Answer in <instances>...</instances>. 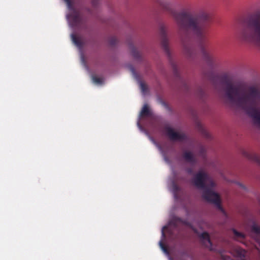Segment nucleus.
<instances>
[{
	"label": "nucleus",
	"instance_id": "9",
	"mask_svg": "<svg viewBox=\"0 0 260 260\" xmlns=\"http://www.w3.org/2000/svg\"><path fill=\"white\" fill-rule=\"evenodd\" d=\"M251 232L256 236V240L260 246V227L256 223H253L251 228Z\"/></svg>",
	"mask_w": 260,
	"mask_h": 260
},
{
	"label": "nucleus",
	"instance_id": "22",
	"mask_svg": "<svg viewBox=\"0 0 260 260\" xmlns=\"http://www.w3.org/2000/svg\"><path fill=\"white\" fill-rule=\"evenodd\" d=\"M162 236H165V234L163 231H162Z\"/></svg>",
	"mask_w": 260,
	"mask_h": 260
},
{
	"label": "nucleus",
	"instance_id": "8",
	"mask_svg": "<svg viewBox=\"0 0 260 260\" xmlns=\"http://www.w3.org/2000/svg\"><path fill=\"white\" fill-rule=\"evenodd\" d=\"M152 115V113L149 109L147 104H145L140 113V117H151Z\"/></svg>",
	"mask_w": 260,
	"mask_h": 260
},
{
	"label": "nucleus",
	"instance_id": "16",
	"mask_svg": "<svg viewBox=\"0 0 260 260\" xmlns=\"http://www.w3.org/2000/svg\"><path fill=\"white\" fill-rule=\"evenodd\" d=\"M233 232L236 238H244L245 237L244 235L242 233L239 232L235 229H233Z\"/></svg>",
	"mask_w": 260,
	"mask_h": 260
},
{
	"label": "nucleus",
	"instance_id": "15",
	"mask_svg": "<svg viewBox=\"0 0 260 260\" xmlns=\"http://www.w3.org/2000/svg\"><path fill=\"white\" fill-rule=\"evenodd\" d=\"M139 84L141 91L145 93L148 91L147 85L143 81H139Z\"/></svg>",
	"mask_w": 260,
	"mask_h": 260
},
{
	"label": "nucleus",
	"instance_id": "10",
	"mask_svg": "<svg viewBox=\"0 0 260 260\" xmlns=\"http://www.w3.org/2000/svg\"><path fill=\"white\" fill-rule=\"evenodd\" d=\"M196 127L197 129L202 133V134L206 138L209 139L210 137V134L204 128L201 122L197 121L196 122Z\"/></svg>",
	"mask_w": 260,
	"mask_h": 260
},
{
	"label": "nucleus",
	"instance_id": "4",
	"mask_svg": "<svg viewBox=\"0 0 260 260\" xmlns=\"http://www.w3.org/2000/svg\"><path fill=\"white\" fill-rule=\"evenodd\" d=\"M241 36L245 40L254 41L260 44V21L253 22L249 29L243 30Z\"/></svg>",
	"mask_w": 260,
	"mask_h": 260
},
{
	"label": "nucleus",
	"instance_id": "13",
	"mask_svg": "<svg viewBox=\"0 0 260 260\" xmlns=\"http://www.w3.org/2000/svg\"><path fill=\"white\" fill-rule=\"evenodd\" d=\"M246 252L242 249H238L236 250V254L240 259H243L246 256Z\"/></svg>",
	"mask_w": 260,
	"mask_h": 260
},
{
	"label": "nucleus",
	"instance_id": "6",
	"mask_svg": "<svg viewBox=\"0 0 260 260\" xmlns=\"http://www.w3.org/2000/svg\"><path fill=\"white\" fill-rule=\"evenodd\" d=\"M164 129L166 135L172 141H183L186 139V136L184 133L176 132L169 126H165Z\"/></svg>",
	"mask_w": 260,
	"mask_h": 260
},
{
	"label": "nucleus",
	"instance_id": "1",
	"mask_svg": "<svg viewBox=\"0 0 260 260\" xmlns=\"http://www.w3.org/2000/svg\"><path fill=\"white\" fill-rule=\"evenodd\" d=\"M220 92L228 98H260V86L245 82L229 83Z\"/></svg>",
	"mask_w": 260,
	"mask_h": 260
},
{
	"label": "nucleus",
	"instance_id": "3",
	"mask_svg": "<svg viewBox=\"0 0 260 260\" xmlns=\"http://www.w3.org/2000/svg\"><path fill=\"white\" fill-rule=\"evenodd\" d=\"M237 108L243 110L252 118L255 124L260 125V110L259 99H228Z\"/></svg>",
	"mask_w": 260,
	"mask_h": 260
},
{
	"label": "nucleus",
	"instance_id": "19",
	"mask_svg": "<svg viewBox=\"0 0 260 260\" xmlns=\"http://www.w3.org/2000/svg\"><path fill=\"white\" fill-rule=\"evenodd\" d=\"M173 187L174 190L175 192H177L179 189V186L175 183L173 184Z\"/></svg>",
	"mask_w": 260,
	"mask_h": 260
},
{
	"label": "nucleus",
	"instance_id": "17",
	"mask_svg": "<svg viewBox=\"0 0 260 260\" xmlns=\"http://www.w3.org/2000/svg\"><path fill=\"white\" fill-rule=\"evenodd\" d=\"M68 18L71 20H73L76 22L79 19V16L78 14L75 13L74 15L69 16Z\"/></svg>",
	"mask_w": 260,
	"mask_h": 260
},
{
	"label": "nucleus",
	"instance_id": "7",
	"mask_svg": "<svg viewBox=\"0 0 260 260\" xmlns=\"http://www.w3.org/2000/svg\"><path fill=\"white\" fill-rule=\"evenodd\" d=\"M200 238L203 240L204 244L208 247H211L212 243L210 239L209 235L207 232H203L200 235Z\"/></svg>",
	"mask_w": 260,
	"mask_h": 260
},
{
	"label": "nucleus",
	"instance_id": "21",
	"mask_svg": "<svg viewBox=\"0 0 260 260\" xmlns=\"http://www.w3.org/2000/svg\"><path fill=\"white\" fill-rule=\"evenodd\" d=\"M163 104H164V105L165 106H166V107H168V105H167V104H166V103H163Z\"/></svg>",
	"mask_w": 260,
	"mask_h": 260
},
{
	"label": "nucleus",
	"instance_id": "14",
	"mask_svg": "<svg viewBox=\"0 0 260 260\" xmlns=\"http://www.w3.org/2000/svg\"><path fill=\"white\" fill-rule=\"evenodd\" d=\"M92 80L93 83L98 85L102 84L104 82V79L103 78L96 76H93L92 77Z\"/></svg>",
	"mask_w": 260,
	"mask_h": 260
},
{
	"label": "nucleus",
	"instance_id": "12",
	"mask_svg": "<svg viewBox=\"0 0 260 260\" xmlns=\"http://www.w3.org/2000/svg\"><path fill=\"white\" fill-rule=\"evenodd\" d=\"M248 158L255 162L260 166V157L255 154H250L247 155Z\"/></svg>",
	"mask_w": 260,
	"mask_h": 260
},
{
	"label": "nucleus",
	"instance_id": "2",
	"mask_svg": "<svg viewBox=\"0 0 260 260\" xmlns=\"http://www.w3.org/2000/svg\"><path fill=\"white\" fill-rule=\"evenodd\" d=\"M206 181L209 182L208 185L210 188H211L214 186V182L209 178L207 173L203 171L199 172L192 179V182L194 186L199 188L204 189L202 196L206 201L213 203L221 208L219 196L210 188L207 187Z\"/></svg>",
	"mask_w": 260,
	"mask_h": 260
},
{
	"label": "nucleus",
	"instance_id": "20",
	"mask_svg": "<svg viewBox=\"0 0 260 260\" xmlns=\"http://www.w3.org/2000/svg\"><path fill=\"white\" fill-rule=\"evenodd\" d=\"M64 1L66 2L68 7L69 8H71V3H70V1L69 0H64Z\"/></svg>",
	"mask_w": 260,
	"mask_h": 260
},
{
	"label": "nucleus",
	"instance_id": "5",
	"mask_svg": "<svg viewBox=\"0 0 260 260\" xmlns=\"http://www.w3.org/2000/svg\"><path fill=\"white\" fill-rule=\"evenodd\" d=\"M173 16L180 30L188 29H194L197 26V23L190 20L188 16L185 14H175Z\"/></svg>",
	"mask_w": 260,
	"mask_h": 260
},
{
	"label": "nucleus",
	"instance_id": "18",
	"mask_svg": "<svg viewBox=\"0 0 260 260\" xmlns=\"http://www.w3.org/2000/svg\"><path fill=\"white\" fill-rule=\"evenodd\" d=\"M159 246L163 251L166 253H168V250L167 246L164 244V243L160 241L159 242Z\"/></svg>",
	"mask_w": 260,
	"mask_h": 260
},
{
	"label": "nucleus",
	"instance_id": "11",
	"mask_svg": "<svg viewBox=\"0 0 260 260\" xmlns=\"http://www.w3.org/2000/svg\"><path fill=\"white\" fill-rule=\"evenodd\" d=\"M183 157L185 160L189 162H193L195 161V159L193 155L191 152L185 151L183 154Z\"/></svg>",
	"mask_w": 260,
	"mask_h": 260
}]
</instances>
